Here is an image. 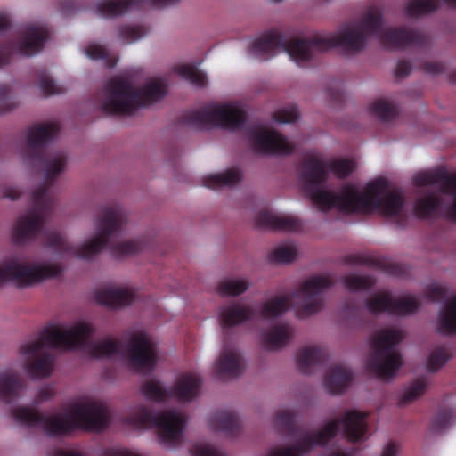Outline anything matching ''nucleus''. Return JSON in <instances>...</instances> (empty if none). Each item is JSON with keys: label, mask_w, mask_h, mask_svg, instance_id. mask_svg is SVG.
Segmentation results:
<instances>
[{"label": "nucleus", "mask_w": 456, "mask_h": 456, "mask_svg": "<svg viewBox=\"0 0 456 456\" xmlns=\"http://www.w3.org/2000/svg\"><path fill=\"white\" fill-rule=\"evenodd\" d=\"M325 354L321 348L313 346H305L297 353V367L302 372L307 373L312 367L321 362Z\"/></svg>", "instance_id": "72a5a7b5"}, {"label": "nucleus", "mask_w": 456, "mask_h": 456, "mask_svg": "<svg viewBox=\"0 0 456 456\" xmlns=\"http://www.w3.org/2000/svg\"><path fill=\"white\" fill-rule=\"evenodd\" d=\"M427 389V381L418 379L405 387L400 400L402 405H407L418 400Z\"/></svg>", "instance_id": "a19ab883"}, {"label": "nucleus", "mask_w": 456, "mask_h": 456, "mask_svg": "<svg viewBox=\"0 0 456 456\" xmlns=\"http://www.w3.org/2000/svg\"><path fill=\"white\" fill-rule=\"evenodd\" d=\"M243 370L240 353L232 346H224L215 362V374L220 379H231L239 376Z\"/></svg>", "instance_id": "393cba45"}, {"label": "nucleus", "mask_w": 456, "mask_h": 456, "mask_svg": "<svg viewBox=\"0 0 456 456\" xmlns=\"http://www.w3.org/2000/svg\"><path fill=\"white\" fill-rule=\"evenodd\" d=\"M387 271L394 275H399L401 273L402 268L397 264L390 263L387 265Z\"/></svg>", "instance_id": "69168bd1"}, {"label": "nucleus", "mask_w": 456, "mask_h": 456, "mask_svg": "<svg viewBox=\"0 0 456 456\" xmlns=\"http://www.w3.org/2000/svg\"><path fill=\"white\" fill-rule=\"evenodd\" d=\"M47 216V210L37 203L30 209L20 215L11 230V239L16 244L26 243L33 240L42 230Z\"/></svg>", "instance_id": "a211bd4d"}, {"label": "nucleus", "mask_w": 456, "mask_h": 456, "mask_svg": "<svg viewBox=\"0 0 456 456\" xmlns=\"http://www.w3.org/2000/svg\"><path fill=\"white\" fill-rule=\"evenodd\" d=\"M135 297L132 288L118 285H105L94 292L97 303L110 308H120L129 305Z\"/></svg>", "instance_id": "5701e85b"}, {"label": "nucleus", "mask_w": 456, "mask_h": 456, "mask_svg": "<svg viewBox=\"0 0 456 456\" xmlns=\"http://www.w3.org/2000/svg\"><path fill=\"white\" fill-rule=\"evenodd\" d=\"M105 456H142L127 449L117 448L106 452Z\"/></svg>", "instance_id": "052dcab7"}, {"label": "nucleus", "mask_w": 456, "mask_h": 456, "mask_svg": "<svg viewBox=\"0 0 456 456\" xmlns=\"http://www.w3.org/2000/svg\"><path fill=\"white\" fill-rule=\"evenodd\" d=\"M294 419V413L290 410H281L276 413L274 425L278 428H286L290 427Z\"/></svg>", "instance_id": "864d4df0"}, {"label": "nucleus", "mask_w": 456, "mask_h": 456, "mask_svg": "<svg viewBox=\"0 0 456 456\" xmlns=\"http://www.w3.org/2000/svg\"><path fill=\"white\" fill-rule=\"evenodd\" d=\"M398 448L396 444L390 442L384 446L380 456H397Z\"/></svg>", "instance_id": "680f3d73"}, {"label": "nucleus", "mask_w": 456, "mask_h": 456, "mask_svg": "<svg viewBox=\"0 0 456 456\" xmlns=\"http://www.w3.org/2000/svg\"><path fill=\"white\" fill-rule=\"evenodd\" d=\"M126 357L129 364L138 370L151 369L157 362V349L145 334H136L130 339Z\"/></svg>", "instance_id": "aec40b11"}, {"label": "nucleus", "mask_w": 456, "mask_h": 456, "mask_svg": "<svg viewBox=\"0 0 456 456\" xmlns=\"http://www.w3.org/2000/svg\"><path fill=\"white\" fill-rule=\"evenodd\" d=\"M353 379L352 370L345 365L330 366L324 377V387L332 395L342 394Z\"/></svg>", "instance_id": "cd10ccee"}, {"label": "nucleus", "mask_w": 456, "mask_h": 456, "mask_svg": "<svg viewBox=\"0 0 456 456\" xmlns=\"http://www.w3.org/2000/svg\"><path fill=\"white\" fill-rule=\"evenodd\" d=\"M55 395V391L52 386L45 385L39 387L34 396L33 405H39L52 400Z\"/></svg>", "instance_id": "603ef678"}, {"label": "nucleus", "mask_w": 456, "mask_h": 456, "mask_svg": "<svg viewBox=\"0 0 456 456\" xmlns=\"http://www.w3.org/2000/svg\"><path fill=\"white\" fill-rule=\"evenodd\" d=\"M450 356L444 348H436L429 355L427 361L428 370L436 371L446 363Z\"/></svg>", "instance_id": "09e8293b"}, {"label": "nucleus", "mask_w": 456, "mask_h": 456, "mask_svg": "<svg viewBox=\"0 0 456 456\" xmlns=\"http://www.w3.org/2000/svg\"><path fill=\"white\" fill-rule=\"evenodd\" d=\"M102 94V112L131 115L138 107H146L161 100L167 94V85L162 79H152L136 89L129 80L113 77L105 84Z\"/></svg>", "instance_id": "6e6552de"}, {"label": "nucleus", "mask_w": 456, "mask_h": 456, "mask_svg": "<svg viewBox=\"0 0 456 456\" xmlns=\"http://www.w3.org/2000/svg\"><path fill=\"white\" fill-rule=\"evenodd\" d=\"M25 388L26 381L17 370L0 372V400L11 403L20 397Z\"/></svg>", "instance_id": "a878e982"}, {"label": "nucleus", "mask_w": 456, "mask_h": 456, "mask_svg": "<svg viewBox=\"0 0 456 456\" xmlns=\"http://www.w3.org/2000/svg\"><path fill=\"white\" fill-rule=\"evenodd\" d=\"M142 395L154 402H166L171 397V391L165 389L161 383L155 379L145 381L142 387Z\"/></svg>", "instance_id": "e433bc0d"}, {"label": "nucleus", "mask_w": 456, "mask_h": 456, "mask_svg": "<svg viewBox=\"0 0 456 456\" xmlns=\"http://www.w3.org/2000/svg\"><path fill=\"white\" fill-rule=\"evenodd\" d=\"M252 286L247 276H231L222 279L216 287V292L221 297H236L247 292Z\"/></svg>", "instance_id": "7c9ffc66"}, {"label": "nucleus", "mask_w": 456, "mask_h": 456, "mask_svg": "<svg viewBox=\"0 0 456 456\" xmlns=\"http://www.w3.org/2000/svg\"><path fill=\"white\" fill-rule=\"evenodd\" d=\"M210 425L214 430L232 432L240 427V421L232 412L218 411L212 416Z\"/></svg>", "instance_id": "c9c22d12"}, {"label": "nucleus", "mask_w": 456, "mask_h": 456, "mask_svg": "<svg viewBox=\"0 0 456 456\" xmlns=\"http://www.w3.org/2000/svg\"><path fill=\"white\" fill-rule=\"evenodd\" d=\"M404 333L397 328H385L378 330L371 339L370 368L376 375L388 380L393 378L403 362L396 346L403 339Z\"/></svg>", "instance_id": "f8f14e48"}, {"label": "nucleus", "mask_w": 456, "mask_h": 456, "mask_svg": "<svg viewBox=\"0 0 456 456\" xmlns=\"http://www.w3.org/2000/svg\"><path fill=\"white\" fill-rule=\"evenodd\" d=\"M382 13L376 9L368 11L354 26H345L337 34L323 37L315 35L311 38L287 37L273 28L255 40L250 46L256 57L273 56L276 50L286 52L290 59L303 67L316 53L340 47L348 53L364 49L367 38H378L385 47L400 49L405 47L424 48L429 45V37L422 32L405 28L385 29Z\"/></svg>", "instance_id": "f257e3e1"}, {"label": "nucleus", "mask_w": 456, "mask_h": 456, "mask_svg": "<svg viewBox=\"0 0 456 456\" xmlns=\"http://www.w3.org/2000/svg\"><path fill=\"white\" fill-rule=\"evenodd\" d=\"M366 306L371 313L389 312L404 315L414 313L420 306V301L410 295L394 297L390 293L378 292L366 301Z\"/></svg>", "instance_id": "6ab92c4d"}, {"label": "nucleus", "mask_w": 456, "mask_h": 456, "mask_svg": "<svg viewBox=\"0 0 456 456\" xmlns=\"http://www.w3.org/2000/svg\"><path fill=\"white\" fill-rule=\"evenodd\" d=\"M293 337V329L288 324H277L261 335V345L267 350H277L285 346Z\"/></svg>", "instance_id": "c756f323"}, {"label": "nucleus", "mask_w": 456, "mask_h": 456, "mask_svg": "<svg viewBox=\"0 0 456 456\" xmlns=\"http://www.w3.org/2000/svg\"><path fill=\"white\" fill-rule=\"evenodd\" d=\"M248 140L254 151L261 154H291L294 146L280 133L266 130L260 125L248 129Z\"/></svg>", "instance_id": "f3484780"}, {"label": "nucleus", "mask_w": 456, "mask_h": 456, "mask_svg": "<svg viewBox=\"0 0 456 456\" xmlns=\"http://www.w3.org/2000/svg\"><path fill=\"white\" fill-rule=\"evenodd\" d=\"M354 168V162L349 159L324 161L314 154L305 156L301 162L300 178L305 190L313 194L309 200H407L401 187L383 177L369 182L362 189L346 183L341 189L340 197H330L328 191L322 190L329 171L338 178H346L353 173Z\"/></svg>", "instance_id": "7ed1b4c3"}, {"label": "nucleus", "mask_w": 456, "mask_h": 456, "mask_svg": "<svg viewBox=\"0 0 456 456\" xmlns=\"http://www.w3.org/2000/svg\"><path fill=\"white\" fill-rule=\"evenodd\" d=\"M179 0H102L96 5V13L104 18L115 17L129 10L142 9L149 4L152 7H165L175 4Z\"/></svg>", "instance_id": "4be33fe9"}, {"label": "nucleus", "mask_w": 456, "mask_h": 456, "mask_svg": "<svg viewBox=\"0 0 456 456\" xmlns=\"http://www.w3.org/2000/svg\"><path fill=\"white\" fill-rule=\"evenodd\" d=\"M11 415L20 424L40 428L52 436H62L78 428L98 431L110 422L107 406L90 397L81 398L62 411L48 416L28 406L15 407Z\"/></svg>", "instance_id": "20e7f679"}, {"label": "nucleus", "mask_w": 456, "mask_h": 456, "mask_svg": "<svg viewBox=\"0 0 456 456\" xmlns=\"http://www.w3.org/2000/svg\"><path fill=\"white\" fill-rule=\"evenodd\" d=\"M200 385L201 380L197 375L182 374L175 382L171 396H175L179 401L190 402L198 396Z\"/></svg>", "instance_id": "c85d7f7f"}, {"label": "nucleus", "mask_w": 456, "mask_h": 456, "mask_svg": "<svg viewBox=\"0 0 456 456\" xmlns=\"http://www.w3.org/2000/svg\"><path fill=\"white\" fill-rule=\"evenodd\" d=\"M62 272L63 266L51 258H12L0 264V287L7 281L13 282L19 288L32 287L58 278Z\"/></svg>", "instance_id": "9b49d317"}, {"label": "nucleus", "mask_w": 456, "mask_h": 456, "mask_svg": "<svg viewBox=\"0 0 456 456\" xmlns=\"http://www.w3.org/2000/svg\"><path fill=\"white\" fill-rule=\"evenodd\" d=\"M333 285L334 280L329 274L311 276L302 281L291 295L272 297L263 302L260 316L277 318L288 311L293 300L297 315L302 319L310 317L323 309V294Z\"/></svg>", "instance_id": "423d86ee"}, {"label": "nucleus", "mask_w": 456, "mask_h": 456, "mask_svg": "<svg viewBox=\"0 0 456 456\" xmlns=\"http://www.w3.org/2000/svg\"><path fill=\"white\" fill-rule=\"evenodd\" d=\"M59 130L55 123L36 124L27 130L25 159L33 166H40L45 172V182L33 191L30 200H50L51 186L65 168L66 155L63 152L46 155L44 151Z\"/></svg>", "instance_id": "0eeeda50"}, {"label": "nucleus", "mask_w": 456, "mask_h": 456, "mask_svg": "<svg viewBox=\"0 0 456 456\" xmlns=\"http://www.w3.org/2000/svg\"><path fill=\"white\" fill-rule=\"evenodd\" d=\"M279 215L270 209H260L254 216V224L258 228L275 231Z\"/></svg>", "instance_id": "37998d69"}, {"label": "nucleus", "mask_w": 456, "mask_h": 456, "mask_svg": "<svg viewBox=\"0 0 456 456\" xmlns=\"http://www.w3.org/2000/svg\"><path fill=\"white\" fill-rule=\"evenodd\" d=\"M254 315L250 305L233 302L220 308L219 323L224 328H232L252 319Z\"/></svg>", "instance_id": "bb28decb"}, {"label": "nucleus", "mask_w": 456, "mask_h": 456, "mask_svg": "<svg viewBox=\"0 0 456 456\" xmlns=\"http://www.w3.org/2000/svg\"><path fill=\"white\" fill-rule=\"evenodd\" d=\"M427 297L431 301H439L445 295V289L437 284L430 285L426 291Z\"/></svg>", "instance_id": "6e6d98bb"}, {"label": "nucleus", "mask_w": 456, "mask_h": 456, "mask_svg": "<svg viewBox=\"0 0 456 456\" xmlns=\"http://www.w3.org/2000/svg\"><path fill=\"white\" fill-rule=\"evenodd\" d=\"M21 197H22V194L17 188L10 187L4 191L2 200H20Z\"/></svg>", "instance_id": "e2e57ef3"}, {"label": "nucleus", "mask_w": 456, "mask_h": 456, "mask_svg": "<svg viewBox=\"0 0 456 456\" xmlns=\"http://www.w3.org/2000/svg\"><path fill=\"white\" fill-rule=\"evenodd\" d=\"M298 256L297 247L293 243H283L274 248L269 253L272 262L289 264L297 259Z\"/></svg>", "instance_id": "4c0bfd02"}, {"label": "nucleus", "mask_w": 456, "mask_h": 456, "mask_svg": "<svg viewBox=\"0 0 456 456\" xmlns=\"http://www.w3.org/2000/svg\"><path fill=\"white\" fill-rule=\"evenodd\" d=\"M411 71V64L407 61H399L397 62L395 76L397 77H403L408 76Z\"/></svg>", "instance_id": "bf43d9fd"}, {"label": "nucleus", "mask_w": 456, "mask_h": 456, "mask_svg": "<svg viewBox=\"0 0 456 456\" xmlns=\"http://www.w3.org/2000/svg\"><path fill=\"white\" fill-rule=\"evenodd\" d=\"M39 88L45 96L61 94V90L52 79V77L45 71L38 74Z\"/></svg>", "instance_id": "8fccbe9b"}, {"label": "nucleus", "mask_w": 456, "mask_h": 456, "mask_svg": "<svg viewBox=\"0 0 456 456\" xmlns=\"http://www.w3.org/2000/svg\"><path fill=\"white\" fill-rule=\"evenodd\" d=\"M148 33L143 26H122L118 30V37L123 42L133 43Z\"/></svg>", "instance_id": "49530a36"}, {"label": "nucleus", "mask_w": 456, "mask_h": 456, "mask_svg": "<svg viewBox=\"0 0 456 456\" xmlns=\"http://www.w3.org/2000/svg\"><path fill=\"white\" fill-rule=\"evenodd\" d=\"M9 89L5 86H0V101H4L8 97Z\"/></svg>", "instance_id": "774afa93"}, {"label": "nucleus", "mask_w": 456, "mask_h": 456, "mask_svg": "<svg viewBox=\"0 0 456 456\" xmlns=\"http://www.w3.org/2000/svg\"><path fill=\"white\" fill-rule=\"evenodd\" d=\"M422 69L428 74H439L445 70V66L442 62L427 61L422 64Z\"/></svg>", "instance_id": "13d9d810"}, {"label": "nucleus", "mask_w": 456, "mask_h": 456, "mask_svg": "<svg viewBox=\"0 0 456 456\" xmlns=\"http://www.w3.org/2000/svg\"><path fill=\"white\" fill-rule=\"evenodd\" d=\"M126 222L127 217L123 211L107 208L102 210L98 217L96 236L85 242L81 247L69 245L60 234H52L49 242L61 252H67L85 259H91L99 255L108 245H110V251L113 257L129 256L140 252L144 248L142 240H128L110 244V238L121 232Z\"/></svg>", "instance_id": "39448f33"}, {"label": "nucleus", "mask_w": 456, "mask_h": 456, "mask_svg": "<svg viewBox=\"0 0 456 456\" xmlns=\"http://www.w3.org/2000/svg\"><path fill=\"white\" fill-rule=\"evenodd\" d=\"M456 419V414L452 410H444L434 419L430 430L434 433H441L447 429Z\"/></svg>", "instance_id": "a18cd8bd"}, {"label": "nucleus", "mask_w": 456, "mask_h": 456, "mask_svg": "<svg viewBox=\"0 0 456 456\" xmlns=\"http://www.w3.org/2000/svg\"><path fill=\"white\" fill-rule=\"evenodd\" d=\"M311 208L329 218L346 215L377 214L386 217H403V201H311Z\"/></svg>", "instance_id": "ddd939ff"}, {"label": "nucleus", "mask_w": 456, "mask_h": 456, "mask_svg": "<svg viewBox=\"0 0 456 456\" xmlns=\"http://www.w3.org/2000/svg\"><path fill=\"white\" fill-rule=\"evenodd\" d=\"M444 3L450 7L456 8V0H411L405 9L410 17H419L437 10Z\"/></svg>", "instance_id": "2f4dec72"}, {"label": "nucleus", "mask_w": 456, "mask_h": 456, "mask_svg": "<svg viewBox=\"0 0 456 456\" xmlns=\"http://www.w3.org/2000/svg\"><path fill=\"white\" fill-rule=\"evenodd\" d=\"M49 37L44 26L27 25L20 30L16 41L8 42L0 51V66L7 64L13 53L32 56L39 53Z\"/></svg>", "instance_id": "dca6fc26"}, {"label": "nucleus", "mask_w": 456, "mask_h": 456, "mask_svg": "<svg viewBox=\"0 0 456 456\" xmlns=\"http://www.w3.org/2000/svg\"><path fill=\"white\" fill-rule=\"evenodd\" d=\"M86 54L91 60L105 61L109 67H113L116 62L109 59L108 51L103 46L99 45H88V47L86 49Z\"/></svg>", "instance_id": "3c124183"}, {"label": "nucleus", "mask_w": 456, "mask_h": 456, "mask_svg": "<svg viewBox=\"0 0 456 456\" xmlns=\"http://www.w3.org/2000/svg\"><path fill=\"white\" fill-rule=\"evenodd\" d=\"M142 427L154 426L161 443L167 447H173L181 443L184 426V416L177 411H165L156 415L142 408L135 417Z\"/></svg>", "instance_id": "2eb2a0df"}, {"label": "nucleus", "mask_w": 456, "mask_h": 456, "mask_svg": "<svg viewBox=\"0 0 456 456\" xmlns=\"http://www.w3.org/2000/svg\"><path fill=\"white\" fill-rule=\"evenodd\" d=\"M370 111L382 121H389L397 114L396 106L385 99L376 100L370 106Z\"/></svg>", "instance_id": "79ce46f5"}, {"label": "nucleus", "mask_w": 456, "mask_h": 456, "mask_svg": "<svg viewBox=\"0 0 456 456\" xmlns=\"http://www.w3.org/2000/svg\"><path fill=\"white\" fill-rule=\"evenodd\" d=\"M247 118L246 111L234 104H222L214 108H202L186 111L181 122L200 130L222 127L231 130L240 128Z\"/></svg>", "instance_id": "4468645a"}, {"label": "nucleus", "mask_w": 456, "mask_h": 456, "mask_svg": "<svg viewBox=\"0 0 456 456\" xmlns=\"http://www.w3.org/2000/svg\"><path fill=\"white\" fill-rule=\"evenodd\" d=\"M412 208L417 217H444L456 223V201H414Z\"/></svg>", "instance_id": "b1692460"}, {"label": "nucleus", "mask_w": 456, "mask_h": 456, "mask_svg": "<svg viewBox=\"0 0 456 456\" xmlns=\"http://www.w3.org/2000/svg\"><path fill=\"white\" fill-rule=\"evenodd\" d=\"M60 10L64 15H71L80 10L77 0H62L60 3Z\"/></svg>", "instance_id": "4d7b16f0"}, {"label": "nucleus", "mask_w": 456, "mask_h": 456, "mask_svg": "<svg viewBox=\"0 0 456 456\" xmlns=\"http://www.w3.org/2000/svg\"><path fill=\"white\" fill-rule=\"evenodd\" d=\"M299 118L298 109L296 105H290L280 109L273 113V118L281 124L293 123Z\"/></svg>", "instance_id": "de8ad7c7"}, {"label": "nucleus", "mask_w": 456, "mask_h": 456, "mask_svg": "<svg viewBox=\"0 0 456 456\" xmlns=\"http://www.w3.org/2000/svg\"><path fill=\"white\" fill-rule=\"evenodd\" d=\"M366 416L367 413L355 410L346 411L339 418L327 421L318 430L300 435L293 446L274 449L268 456H301L317 445L328 444L339 429L349 440L358 441L367 430Z\"/></svg>", "instance_id": "9d476101"}, {"label": "nucleus", "mask_w": 456, "mask_h": 456, "mask_svg": "<svg viewBox=\"0 0 456 456\" xmlns=\"http://www.w3.org/2000/svg\"><path fill=\"white\" fill-rule=\"evenodd\" d=\"M192 454L193 456H226L223 452L205 444H196Z\"/></svg>", "instance_id": "5fc2aeb1"}, {"label": "nucleus", "mask_w": 456, "mask_h": 456, "mask_svg": "<svg viewBox=\"0 0 456 456\" xmlns=\"http://www.w3.org/2000/svg\"><path fill=\"white\" fill-rule=\"evenodd\" d=\"M176 71L182 77L196 86L204 87L208 84L206 75L193 65H181L176 68Z\"/></svg>", "instance_id": "ea45409f"}, {"label": "nucleus", "mask_w": 456, "mask_h": 456, "mask_svg": "<svg viewBox=\"0 0 456 456\" xmlns=\"http://www.w3.org/2000/svg\"><path fill=\"white\" fill-rule=\"evenodd\" d=\"M102 94V112L131 115L138 107H146L161 100L167 94V85L162 79H152L136 89L129 80L113 77L105 84Z\"/></svg>", "instance_id": "1a4fd4ad"}, {"label": "nucleus", "mask_w": 456, "mask_h": 456, "mask_svg": "<svg viewBox=\"0 0 456 456\" xmlns=\"http://www.w3.org/2000/svg\"><path fill=\"white\" fill-rule=\"evenodd\" d=\"M241 179V174L238 169L230 168L224 172L210 175L204 180L208 188L217 190L223 187L235 185Z\"/></svg>", "instance_id": "473e14b6"}, {"label": "nucleus", "mask_w": 456, "mask_h": 456, "mask_svg": "<svg viewBox=\"0 0 456 456\" xmlns=\"http://www.w3.org/2000/svg\"><path fill=\"white\" fill-rule=\"evenodd\" d=\"M343 282L347 289L356 291L370 289L375 281L370 276L348 274L344 276Z\"/></svg>", "instance_id": "c03bdc74"}, {"label": "nucleus", "mask_w": 456, "mask_h": 456, "mask_svg": "<svg viewBox=\"0 0 456 456\" xmlns=\"http://www.w3.org/2000/svg\"><path fill=\"white\" fill-rule=\"evenodd\" d=\"M93 332V327L86 322L47 327L37 339L20 347L19 354L23 359V369L35 378L49 377L55 366L54 356L50 352L52 348L85 347L86 352L95 358L110 357L119 352V344L113 339L89 342Z\"/></svg>", "instance_id": "f03ea898"}, {"label": "nucleus", "mask_w": 456, "mask_h": 456, "mask_svg": "<svg viewBox=\"0 0 456 456\" xmlns=\"http://www.w3.org/2000/svg\"><path fill=\"white\" fill-rule=\"evenodd\" d=\"M330 97L336 102L342 101L343 98V93L339 89L331 90L329 89L328 91Z\"/></svg>", "instance_id": "0e129e2a"}, {"label": "nucleus", "mask_w": 456, "mask_h": 456, "mask_svg": "<svg viewBox=\"0 0 456 456\" xmlns=\"http://www.w3.org/2000/svg\"><path fill=\"white\" fill-rule=\"evenodd\" d=\"M10 20L6 15H0V32L10 27Z\"/></svg>", "instance_id": "338daca9"}, {"label": "nucleus", "mask_w": 456, "mask_h": 456, "mask_svg": "<svg viewBox=\"0 0 456 456\" xmlns=\"http://www.w3.org/2000/svg\"><path fill=\"white\" fill-rule=\"evenodd\" d=\"M412 183L417 188L436 187L456 200V173H449L444 167L416 174L412 177Z\"/></svg>", "instance_id": "412c9836"}, {"label": "nucleus", "mask_w": 456, "mask_h": 456, "mask_svg": "<svg viewBox=\"0 0 456 456\" xmlns=\"http://www.w3.org/2000/svg\"><path fill=\"white\" fill-rule=\"evenodd\" d=\"M438 330L446 335L456 332V297L447 302L440 314Z\"/></svg>", "instance_id": "f704fd0d"}, {"label": "nucleus", "mask_w": 456, "mask_h": 456, "mask_svg": "<svg viewBox=\"0 0 456 456\" xmlns=\"http://www.w3.org/2000/svg\"><path fill=\"white\" fill-rule=\"evenodd\" d=\"M275 231L284 232H304L305 226L303 221L292 215L280 214Z\"/></svg>", "instance_id": "58836bf2"}]
</instances>
